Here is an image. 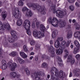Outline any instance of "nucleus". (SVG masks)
Listing matches in <instances>:
<instances>
[{
  "instance_id": "c9c22d12",
  "label": "nucleus",
  "mask_w": 80,
  "mask_h": 80,
  "mask_svg": "<svg viewBox=\"0 0 80 80\" xmlns=\"http://www.w3.org/2000/svg\"><path fill=\"white\" fill-rule=\"evenodd\" d=\"M69 8L71 10H72V11H73V10H74L75 7H74V6L73 5H71L69 6Z\"/></svg>"
},
{
  "instance_id": "f03ea898",
  "label": "nucleus",
  "mask_w": 80,
  "mask_h": 80,
  "mask_svg": "<svg viewBox=\"0 0 80 80\" xmlns=\"http://www.w3.org/2000/svg\"><path fill=\"white\" fill-rule=\"evenodd\" d=\"M51 70H52L53 72H54L55 73V76L56 77H58L61 78H65V77L66 76L65 73L62 70L60 71L59 73V72L58 71V70L57 69V68L55 67L52 68Z\"/></svg>"
},
{
  "instance_id": "c85d7f7f",
  "label": "nucleus",
  "mask_w": 80,
  "mask_h": 80,
  "mask_svg": "<svg viewBox=\"0 0 80 80\" xmlns=\"http://www.w3.org/2000/svg\"><path fill=\"white\" fill-rule=\"evenodd\" d=\"M74 26L76 27V30H79L80 29V25L78 24L77 23H75L74 24Z\"/></svg>"
},
{
  "instance_id": "a18cd8bd",
  "label": "nucleus",
  "mask_w": 80,
  "mask_h": 80,
  "mask_svg": "<svg viewBox=\"0 0 80 80\" xmlns=\"http://www.w3.org/2000/svg\"><path fill=\"white\" fill-rule=\"evenodd\" d=\"M36 25L37 28L39 27V26H40V22H39V21H38L36 22Z\"/></svg>"
},
{
  "instance_id": "f8f14e48",
  "label": "nucleus",
  "mask_w": 80,
  "mask_h": 80,
  "mask_svg": "<svg viewBox=\"0 0 80 80\" xmlns=\"http://www.w3.org/2000/svg\"><path fill=\"white\" fill-rule=\"evenodd\" d=\"M7 12L5 11H3L1 13V15L2 16V20H5L7 16Z\"/></svg>"
},
{
  "instance_id": "c03bdc74",
  "label": "nucleus",
  "mask_w": 80,
  "mask_h": 80,
  "mask_svg": "<svg viewBox=\"0 0 80 80\" xmlns=\"http://www.w3.org/2000/svg\"><path fill=\"white\" fill-rule=\"evenodd\" d=\"M4 46L5 47H7L8 46V44L7 42L6 41L5 42Z\"/></svg>"
},
{
  "instance_id": "6e6d98bb",
  "label": "nucleus",
  "mask_w": 80,
  "mask_h": 80,
  "mask_svg": "<svg viewBox=\"0 0 80 80\" xmlns=\"http://www.w3.org/2000/svg\"><path fill=\"white\" fill-rule=\"evenodd\" d=\"M34 60L35 61H38V58L37 56H35V57Z\"/></svg>"
},
{
  "instance_id": "09e8293b",
  "label": "nucleus",
  "mask_w": 80,
  "mask_h": 80,
  "mask_svg": "<svg viewBox=\"0 0 80 80\" xmlns=\"http://www.w3.org/2000/svg\"><path fill=\"white\" fill-rule=\"evenodd\" d=\"M2 28H3V25H2V22L0 21V30L2 29Z\"/></svg>"
},
{
  "instance_id": "774afa93",
  "label": "nucleus",
  "mask_w": 80,
  "mask_h": 80,
  "mask_svg": "<svg viewBox=\"0 0 80 80\" xmlns=\"http://www.w3.org/2000/svg\"><path fill=\"white\" fill-rule=\"evenodd\" d=\"M16 77H17L18 78H20V75H16Z\"/></svg>"
},
{
  "instance_id": "9b49d317",
  "label": "nucleus",
  "mask_w": 80,
  "mask_h": 80,
  "mask_svg": "<svg viewBox=\"0 0 80 80\" xmlns=\"http://www.w3.org/2000/svg\"><path fill=\"white\" fill-rule=\"evenodd\" d=\"M70 61H71V65H73L75 62V59H72V56L71 55H70L68 56V58L67 62H70Z\"/></svg>"
},
{
  "instance_id": "ddd939ff",
  "label": "nucleus",
  "mask_w": 80,
  "mask_h": 80,
  "mask_svg": "<svg viewBox=\"0 0 80 80\" xmlns=\"http://www.w3.org/2000/svg\"><path fill=\"white\" fill-rule=\"evenodd\" d=\"M2 28L3 30L6 29L8 30H10V29H11L10 26V25H9V24L8 23H7L6 24L4 25V26H3Z\"/></svg>"
},
{
  "instance_id": "a19ab883",
  "label": "nucleus",
  "mask_w": 80,
  "mask_h": 80,
  "mask_svg": "<svg viewBox=\"0 0 80 80\" xmlns=\"http://www.w3.org/2000/svg\"><path fill=\"white\" fill-rule=\"evenodd\" d=\"M63 38L62 37H58L57 38V40H63Z\"/></svg>"
},
{
  "instance_id": "423d86ee",
  "label": "nucleus",
  "mask_w": 80,
  "mask_h": 80,
  "mask_svg": "<svg viewBox=\"0 0 80 80\" xmlns=\"http://www.w3.org/2000/svg\"><path fill=\"white\" fill-rule=\"evenodd\" d=\"M13 15L16 18L19 19L21 18V14L19 11L18 9L17 8L15 9V11L13 13Z\"/></svg>"
},
{
  "instance_id": "e433bc0d",
  "label": "nucleus",
  "mask_w": 80,
  "mask_h": 80,
  "mask_svg": "<svg viewBox=\"0 0 80 80\" xmlns=\"http://www.w3.org/2000/svg\"><path fill=\"white\" fill-rule=\"evenodd\" d=\"M50 73H51V78H52L54 77V73H53V70H51L50 71Z\"/></svg>"
},
{
  "instance_id": "aec40b11",
  "label": "nucleus",
  "mask_w": 80,
  "mask_h": 80,
  "mask_svg": "<svg viewBox=\"0 0 80 80\" xmlns=\"http://www.w3.org/2000/svg\"><path fill=\"white\" fill-rule=\"evenodd\" d=\"M56 52L57 55H61L63 53V50L61 49H59L56 50Z\"/></svg>"
},
{
  "instance_id": "13d9d810",
  "label": "nucleus",
  "mask_w": 80,
  "mask_h": 80,
  "mask_svg": "<svg viewBox=\"0 0 80 80\" xmlns=\"http://www.w3.org/2000/svg\"><path fill=\"white\" fill-rule=\"evenodd\" d=\"M73 73H74L75 75V74H76V73H78L77 72V71L76 70H74V71H73Z\"/></svg>"
},
{
  "instance_id": "7c9ffc66",
  "label": "nucleus",
  "mask_w": 80,
  "mask_h": 80,
  "mask_svg": "<svg viewBox=\"0 0 80 80\" xmlns=\"http://www.w3.org/2000/svg\"><path fill=\"white\" fill-rule=\"evenodd\" d=\"M47 64L46 63H43L42 64V68H47Z\"/></svg>"
},
{
  "instance_id": "412c9836",
  "label": "nucleus",
  "mask_w": 80,
  "mask_h": 80,
  "mask_svg": "<svg viewBox=\"0 0 80 80\" xmlns=\"http://www.w3.org/2000/svg\"><path fill=\"white\" fill-rule=\"evenodd\" d=\"M17 60H18V61L21 64L25 63V61L20 58L18 57L17 58Z\"/></svg>"
},
{
  "instance_id": "bb28decb",
  "label": "nucleus",
  "mask_w": 80,
  "mask_h": 80,
  "mask_svg": "<svg viewBox=\"0 0 80 80\" xmlns=\"http://www.w3.org/2000/svg\"><path fill=\"white\" fill-rule=\"evenodd\" d=\"M17 25H18V26H20L21 25H22V19H19L17 22Z\"/></svg>"
},
{
  "instance_id": "052dcab7",
  "label": "nucleus",
  "mask_w": 80,
  "mask_h": 80,
  "mask_svg": "<svg viewBox=\"0 0 80 80\" xmlns=\"http://www.w3.org/2000/svg\"><path fill=\"white\" fill-rule=\"evenodd\" d=\"M68 28H71V24H68Z\"/></svg>"
},
{
  "instance_id": "79ce46f5",
  "label": "nucleus",
  "mask_w": 80,
  "mask_h": 80,
  "mask_svg": "<svg viewBox=\"0 0 80 80\" xmlns=\"http://www.w3.org/2000/svg\"><path fill=\"white\" fill-rule=\"evenodd\" d=\"M51 80H58V78H56L54 77L51 78Z\"/></svg>"
},
{
  "instance_id": "f3484780",
  "label": "nucleus",
  "mask_w": 80,
  "mask_h": 80,
  "mask_svg": "<svg viewBox=\"0 0 80 80\" xmlns=\"http://www.w3.org/2000/svg\"><path fill=\"white\" fill-rule=\"evenodd\" d=\"M40 29L41 31H42L43 32L41 33L42 34V33H44V32L45 31V29H46V28L44 25L42 24H41L40 25Z\"/></svg>"
},
{
  "instance_id": "69168bd1",
  "label": "nucleus",
  "mask_w": 80,
  "mask_h": 80,
  "mask_svg": "<svg viewBox=\"0 0 80 80\" xmlns=\"http://www.w3.org/2000/svg\"><path fill=\"white\" fill-rule=\"evenodd\" d=\"M35 54V53L34 52H32L31 53H30V55H33Z\"/></svg>"
},
{
  "instance_id": "72a5a7b5",
  "label": "nucleus",
  "mask_w": 80,
  "mask_h": 80,
  "mask_svg": "<svg viewBox=\"0 0 80 80\" xmlns=\"http://www.w3.org/2000/svg\"><path fill=\"white\" fill-rule=\"evenodd\" d=\"M40 45L38 44L35 46V48L36 50H38V49H40Z\"/></svg>"
},
{
  "instance_id": "6e6552de",
  "label": "nucleus",
  "mask_w": 80,
  "mask_h": 80,
  "mask_svg": "<svg viewBox=\"0 0 80 80\" xmlns=\"http://www.w3.org/2000/svg\"><path fill=\"white\" fill-rule=\"evenodd\" d=\"M74 43L77 47L74 48L73 53L74 54H76L78 52V50H79V48H80V44L77 41H75Z\"/></svg>"
},
{
  "instance_id": "20e7f679",
  "label": "nucleus",
  "mask_w": 80,
  "mask_h": 80,
  "mask_svg": "<svg viewBox=\"0 0 80 80\" xmlns=\"http://www.w3.org/2000/svg\"><path fill=\"white\" fill-rule=\"evenodd\" d=\"M48 22L55 27H57L58 26V21L56 18H54L52 20V17H50L48 19Z\"/></svg>"
},
{
  "instance_id": "dca6fc26",
  "label": "nucleus",
  "mask_w": 80,
  "mask_h": 80,
  "mask_svg": "<svg viewBox=\"0 0 80 80\" xmlns=\"http://www.w3.org/2000/svg\"><path fill=\"white\" fill-rule=\"evenodd\" d=\"M57 58L59 61V62H58V63L60 66H61V67L62 66V65H63V62H62V60L61 58L59 56H58L57 57Z\"/></svg>"
},
{
  "instance_id": "473e14b6",
  "label": "nucleus",
  "mask_w": 80,
  "mask_h": 80,
  "mask_svg": "<svg viewBox=\"0 0 80 80\" xmlns=\"http://www.w3.org/2000/svg\"><path fill=\"white\" fill-rule=\"evenodd\" d=\"M11 55L12 57H15L16 56V55H17V52H11Z\"/></svg>"
},
{
  "instance_id": "9d476101",
  "label": "nucleus",
  "mask_w": 80,
  "mask_h": 80,
  "mask_svg": "<svg viewBox=\"0 0 80 80\" xmlns=\"http://www.w3.org/2000/svg\"><path fill=\"white\" fill-rule=\"evenodd\" d=\"M56 13L58 15V17L59 18H62L65 15V14H64V12L60 10H57L56 11Z\"/></svg>"
},
{
  "instance_id": "ea45409f",
  "label": "nucleus",
  "mask_w": 80,
  "mask_h": 80,
  "mask_svg": "<svg viewBox=\"0 0 80 80\" xmlns=\"http://www.w3.org/2000/svg\"><path fill=\"white\" fill-rule=\"evenodd\" d=\"M35 41L34 40L31 41L30 42V44L31 45H35Z\"/></svg>"
},
{
  "instance_id": "8fccbe9b",
  "label": "nucleus",
  "mask_w": 80,
  "mask_h": 80,
  "mask_svg": "<svg viewBox=\"0 0 80 80\" xmlns=\"http://www.w3.org/2000/svg\"><path fill=\"white\" fill-rule=\"evenodd\" d=\"M66 43V42L65 41H63L62 42L61 45H65Z\"/></svg>"
},
{
  "instance_id": "0e129e2a",
  "label": "nucleus",
  "mask_w": 80,
  "mask_h": 80,
  "mask_svg": "<svg viewBox=\"0 0 80 80\" xmlns=\"http://www.w3.org/2000/svg\"><path fill=\"white\" fill-rule=\"evenodd\" d=\"M72 77V73L71 72L69 74V77Z\"/></svg>"
},
{
  "instance_id": "0eeeda50",
  "label": "nucleus",
  "mask_w": 80,
  "mask_h": 80,
  "mask_svg": "<svg viewBox=\"0 0 80 80\" xmlns=\"http://www.w3.org/2000/svg\"><path fill=\"white\" fill-rule=\"evenodd\" d=\"M8 65L9 66V67H10V70L13 72L15 70V68L17 67L16 63H13L12 64V62H8Z\"/></svg>"
},
{
  "instance_id": "603ef678",
  "label": "nucleus",
  "mask_w": 80,
  "mask_h": 80,
  "mask_svg": "<svg viewBox=\"0 0 80 80\" xmlns=\"http://www.w3.org/2000/svg\"><path fill=\"white\" fill-rule=\"evenodd\" d=\"M75 5H76L77 7H80V4H79L78 2H76L75 4Z\"/></svg>"
},
{
  "instance_id": "338daca9",
  "label": "nucleus",
  "mask_w": 80,
  "mask_h": 80,
  "mask_svg": "<svg viewBox=\"0 0 80 80\" xmlns=\"http://www.w3.org/2000/svg\"><path fill=\"white\" fill-rule=\"evenodd\" d=\"M50 43L51 45H52L53 44V41L51 40L50 41Z\"/></svg>"
},
{
  "instance_id": "58836bf2",
  "label": "nucleus",
  "mask_w": 80,
  "mask_h": 80,
  "mask_svg": "<svg viewBox=\"0 0 80 80\" xmlns=\"http://www.w3.org/2000/svg\"><path fill=\"white\" fill-rule=\"evenodd\" d=\"M18 5H19V6H22V5H23V2L22 1H20L18 2Z\"/></svg>"
},
{
  "instance_id": "bf43d9fd",
  "label": "nucleus",
  "mask_w": 80,
  "mask_h": 80,
  "mask_svg": "<svg viewBox=\"0 0 80 80\" xmlns=\"http://www.w3.org/2000/svg\"><path fill=\"white\" fill-rule=\"evenodd\" d=\"M75 75H76V77H78V76H79V73H78V72L77 73H76V74H75Z\"/></svg>"
},
{
  "instance_id": "6ab92c4d",
  "label": "nucleus",
  "mask_w": 80,
  "mask_h": 80,
  "mask_svg": "<svg viewBox=\"0 0 80 80\" xmlns=\"http://www.w3.org/2000/svg\"><path fill=\"white\" fill-rule=\"evenodd\" d=\"M60 42H61V41H56L55 43V47L56 48H58V47H60Z\"/></svg>"
},
{
  "instance_id": "37998d69",
  "label": "nucleus",
  "mask_w": 80,
  "mask_h": 80,
  "mask_svg": "<svg viewBox=\"0 0 80 80\" xmlns=\"http://www.w3.org/2000/svg\"><path fill=\"white\" fill-rule=\"evenodd\" d=\"M76 58L77 60H79L80 58V54H78L76 55Z\"/></svg>"
},
{
  "instance_id": "864d4df0",
  "label": "nucleus",
  "mask_w": 80,
  "mask_h": 80,
  "mask_svg": "<svg viewBox=\"0 0 80 80\" xmlns=\"http://www.w3.org/2000/svg\"><path fill=\"white\" fill-rule=\"evenodd\" d=\"M35 23L33 22L32 24V27L33 28H35Z\"/></svg>"
},
{
  "instance_id": "f704fd0d",
  "label": "nucleus",
  "mask_w": 80,
  "mask_h": 80,
  "mask_svg": "<svg viewBox=\"0 0 80 80\" xmlns=\"http://www.w3.org/2000/svg\"><path fill=\"white\" fill-rule=\"evenodd\" d=\"M7 64L3 65L1 67V68L3 70H5V69H7Z\"/></svg>"
},
{
  "instance_id": "5701e85b",
  "label": "nucleus",
  "mask_w": 80,
  "mask_h": 80,
  "mask_svg": "<svg viewBox=\"0 0 80 80\" xmlns=\"http://www.w3.org/2000/svg\"><path fill=\"white\" fill-rule=\"evenodd\" d=\"M72 32L71 31H69L67 33V37L68 38H70L72 37Z\"/></svg>"
},
{
  "instance_id": "4be33fe9",
  "label": "nucleus",
  "mask_w": 80,
  "mask_h": 80,
  "mask_svg": "<svg viewBox=\"0 0 80 80\" xmlns=\"http://www.w3.org/2000/svg\"><path fill=\"white\" fill-rule=\"evenodd\" d=\"M58 25H59L60 28H63V27H64L65 26L66 22H62L60 24H59V22H58Z\"/></svg>"
},
{
  "instance_id": "393cba45",
  "label": "nucleus",
  "mask_w": 80,
  "mask_h": 80,
  "mask_svg": "<svg viewBox=\"0 0 80 80\" xmlns=\"http://www.w3.org/2000/svg\"><path fill=\"white\" fill-rule=\"evenodd\" d=\"M20 54L22 57L23 58H26L27 57V56L26 55V54L24 52H20Z\"/></svg>"
},
{
  "instance_id": "c756f323",
  "label": "nucleus",
  "mask_w": 80,
  "mask_h": 80,
  "mask_svg": "<svg viewBox=\"0 0 80 80\" xmlns=\"http://www.w3.org/2000/svg\"><path fill=\"white\" fill-rule=\"evenodd\" d=\"M64 52H65V55L64 56V57L66 58V57H67V56L68 55V50L67 49H65L64 50Z\"/></svg>"
},
{
  "instance_id": "a211bd4d",
  "label": "nucleus",
  "mask_w": 80,
  "mask_h": 80,
  "mask_svg": "<svg viewBox=\"0 0 80 80\" xmlns=\"http://www.w3.org/2000/svg\"><path fill=\"white\" fill-rule=\"evenodd\" d=\"M11 34L13 38H17V34L16 33V32H15V31L13 30L11 31Z\"/></svg>"
},
{
  "instance_id": "39448f33",
  "label": "nucleus",
  "mask_w": 80,
  "mask_h": 80,
  "mask_svg": "<svg viewBox=\"0 0 80 80\" xmlns=\"http://www.w3.org/2000/svg\"><path fill=\"white\" fill-rule=\"evenodd\" d=\"M33 35L35 37H37L38 38H42V37H43L45 35L44 33H42V32H38L37 30H34L33 32Z\"/></svg>"
},
{
  "instance_id": "b1692460",
  "label": "nucleus",
  "mask_w": 80,
  "mask_h": 80,
  "mask_svg": "<svg viewBox=\"0 0 80 80\" xmlns=\"http://www.w3.org/2000/svg\"><path fill=\"white\" fill-rule=\"evenodd\" d=\"M74 36L75 38L80 37V31L76 32L74 33Z\"/></svg>"
},
{
  "instance_id": "7ed1b4c3",
  "label": "nucleus",
  "mask_w": 80,
  "mask_h": 80,
  "mask_svg": "<svg viewBox=\"0 0 80 80\" xmlns=\"http://www.w3.org/2000/svg\"><path fill=\"white\" fill-rule=\"evenodd\" d=\"M30 21L28 20H26L23 24V26L26 30L27 34L29 36L31 35V32H30Z\"/></svg>"
},
{
  "instance_id": "5fc2aeb1",
  "label": "nucleus",
  "mask_w": 80,
  "mask_h": 80,
  "mask_svg": "<svg viewBox=\"0 0 80 80\" xmlns=\"http://www.w3.org/2000/svg\"><path fill=\"white\" fill-rule=\"evenodd\" d=\"M13 47H18V45H17V43H14L13 44Z\"/></svg>"
},
{
  "instance_id": "cd10ccee",
  "label": "nucleus",
  "mask_w": 80,
  "mask_h": 80,
  "mask_svg": "<svg viewBox=\"0 0 80 80\" xmlns=\"http://www.w3.org/2000/svg\"><path fill=\"white\" fill-rule=\"evenodd\" d=\"M24 71L26 72V73L27 75H30V71H29V70H28V68H27V67H25L24 68Z\"/></svg>"
},
{
  "instance_id": "2eb2a0df",
  "label": "nucleus",
  "mask_w": 80,
  "mask_h": 80,
  "mask_svg": "<svg viewBox=\"0 0 80 80\" xmlns=\"http://www.w3.org/2000/svg\"><path fill=\"white\" fill-rule=\"evenodd\" d=\"M26 16L27 17H31L33 16V12L31 11H30L28 12H27L26 13Z\"/></svg>"
},
{
  "instance_id": "1a4fd4ad",
  "label": "nucleus",
  "mask_w": 80,
  "mask_h": 80,
  "mask_svg": "<svg viewBox=\"0 0 80 80\" xmlns=\"http://www.w3.org/2000/svg\"><path fill=\"white\" fill-rule=\"evenodd\" d=\"M48 50L49 52H50L51 57H53L55 56V48H53V47L51 46L50 48H48Z\"/></svg>"
},
{
  "instance_id": "4c0bfd02",
  "label": "nucleus",
  "mask_w": 80,
  "mask_h": 80,
  "mask_svg": "<svg viewBox=\"0 0 80 80\" xmlns=\"http://www.w3.org/2000/svg\"><path fill=\"white\" fill-rule=\"evenodd\" d=\"M28 9L27 8L25 7L23 8L22 11L23 12H25L26 11H27Z\"/></svg>"
},
{
  "instance_id": "680f3d73",
  "label": "nucleus",
  "mask_w": 80,
  "mask_h": 80,
  "mask_svg": "<svg viewBox=\"0 0 80 80\" xmlns=\"http://www.w3.org/2000/svg\"><path fill=\"white\" fill-rule=\"evenodd\" d=\"M8 41L9 42V43H13V42H14V40H12V41L9 40Z\"/></svg>"
},
{
  "instance_id": "2f4dec72",
  "label": "nucleus",
  "mask_w": 80,
  "mask_h": 80,
  "mask_svg": "<svg viewBox=\"0 0 80 80\" xmlns=\"http://www.w3.org/2000/svg\"><path fill=\"white\" fill-rule=\"evenodd\" d=\"M23 49L24 52H28V49L27 48V46L26 45H24L23 46Z\"/></svg>"
},
{
  "instance_id": "a878e982",
  "label": "nucleus",
  "mask_w": 80,
  "mask_h": 80,
  "mask_svg": "<svg viewBox=\"0 0 80 80\" xmlns=\"http://www.w3.org/2000/svg\"><path fill=\"white\" fill-rule=\"evenodd\" d=\"M17 76V73L15 72H11L10 73V76L11 78H15Z\"/></svg>"
},
{
  "instance_id": "de8ad7c7",
  "label": "nucleus",
  "mask_w": 80,
  "mask_h": 80,
  "mask_svg": "<svg viewBox=\"0 0 80 80\" xmlns=\"http://www.w3.org/2000/svg\"><path fill=\"white\" fill-rule=\"evenodd\" d=\"M70 42L69 41L66 44V47H68L70 45Z\"/></svg>"
},
{
  "instance_id": "4468645a",
  "label": "nucleus",
  "mask_w": 80,
  "mask_h": 80,
  "mask_svg": "<svg viewBox=\"0 0 80 80\" xmlns=\"http://www.w3.org/2000/svg\"><path fill=\"white\" fill-rule=\"evenodd\" d=\"M58 34V30H55L52 32V38H55L57 37V34Z\"/></svg>"
},
{
  "instance_id": "f257e3e1",
  "label": "nucleus",
  "mask_w": 80,
  "mask_h": 80,
  "mask_svg": "<svg viewBox=\"0 0 80 80\" xmlns=\"http://www.w3.org/2000/svg\"><path fill=\"white\" fill-rule=\"evenodd\" d=\"M29 7H32L33 10H37L39 12H41L42 15H45L46 12L45 11V8L39 6L38 4L32 3H29L27 4Z\"/></svg>"
},
{
  "instance_id": "4d7b16f0",
  "label": "nucleus",
  "mask_w": 80,
  "mask_h": 80,
  "mask_svg": "<svg viewBox=\"0 0 80 80\" xmlns=\"http://www.w3.org/2000/svg\"><path fill=\"white\" fill-rule=\"evenodd\" d=\"M33 22H36V23H37V22H38V21L37 20V19L36 18H35L33 19Z\"/></svg>"
},
{
  "instance_id": "3c124183",
  "label": "nucleus",
  "mask_w": 80,
  "mask_h": 80,
  "mask_svg": "<svg viewBox=\"0 0 80 80\" xmlns=\"http://www.w3.org/2000/svg\"><path fill=\"white\" fill-rule=\"evenodd\" d=\"M68 2L69 3H73L75 0H68Z\"/></svg>"
},
{
  "instance_id": "e2e57ef3",
  "label": "nucleus",
  "mask_w": 80,
  "mask_h": 80,
  "mask_svg": "<svg viewBox=\"0 0 80 80\" xmlns=\"http://www.w3.org/2000/svg\"><path fill=\"white\" fill-rule=\"evenodd\" d=\"M42 59H43L45 57V55H42Z\"/></svg>"
},
{
  "instance_id": "49530a36",
  "label": "nucleus",
  "mask_w": 80,
  "mask_h": 80,
  "mask_svg": "<svg viewBox=\"0 0 80 80\" xmlns=\"http://www.w3.org/2000/svg\"><path fill=\"white\" fill-rule=\"evenodd\" d=\"M2 65H6V61H5V60H2Z\"/></svg>"
}]
</instances>
